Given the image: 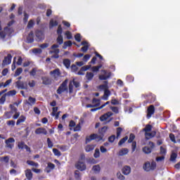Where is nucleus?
Wrapping results in <instances>:
<instances>
[{
  "label": "nucleus",
  "mask_w": 180,
  "mask_h": 180,
  "mask_svg": "<svg viewBox=\"0 0 180 180\" xmlns=\"http://www.w3.org/2000/svg\"><path fill=\"white\" fill-rule=\"evenodd\" d=\"M155 110L157 112H162L164 110V108L160 106V104H155V106L153 105H150L148 107L147 112L148 113H155Z\"/></svg>",
  "instance_id": "2"
},
{
  "label": "nucleus",
  "mask_w": 180,
  "mask_h": 180,
  "mask_svg": "<svg viewBox=\"0 0 180 180\" xmlns=\"http://www.w3.org/2000/svg\"><path fill=\"white\" fill-rule=\"evenodd\" d=\"M101 68H102V65H99L97 66H94L92 67V72H98V71H99V70H101Z\"/></svg>",
  "instance_id": "39"
},
{
  "label": "nucleus",
  "mask_w": 180,
  "mask_h": 180,
  "mask_svg": "<svg viewBox=\"0 0 180 180\" xmlns=\"http://www.w3.org/2000/svg\"><path fill=\"white\" fill-rule=\"evenodd\" d=\"M89 68H91V65H84L83 67L81 68L82 71H88V70H89Z\"/></svg>",
  "instance_id": "62"
},
{
  "label": "nucleus",
  "mask_w": 180,
  "mask_h": 180,
  "mask_svg": "<svg viewBox=\"0 0 180 180\" xmlns=\"http://www.w3.org/2000/svg\"><path fill=\"white\" fill-rule=\"evenodd\" d=\"M6 95L5 94L0 98V105H4L6 101Z\"/></svg>",
  "instance_id": "46"
},
{
  "label": "nucleus",
  "mask_w": 180,
  "mask_h": 180,
  "mask_svg": "<svg viewBox=\"0 0 180 180\" xmlns=\"http://www.w3.org/2000/svg\"><path fill=\"white\" fill-rule=\"evenodd\" d=\"M16 86L19 89H27V83L22 81H17Z\"/></svg>",
  "instance_id": "13"
},
{
  "label": "nucleus",
  "mask_w": 180,
  "mask_h": 180,
  "mask_svg": "<svg viewBox=\"0 0 180 180\" xmlns=\"http://www.w3.org/2000/svg\"><path fill=\"white\" fill-rule=\"evenodd\" d=\"M10 108H11V110L10 113H18V108H16V107H15V105L11 104Z\"/></svg>",
  "instance_id": "44"
},
{
  "label": "nucleus",
  "mask_w": 180,
  "mask_h": 180,
  "mask_svg": "<svg viewBox=\"0 0 180 180\" xmlns=\"http://www.w3.org/2000/svg\"><path fill=\"white\" fill-rule=\"evenodd\" d=\"M65 36H66L68 40H71V39H72V34L70 31H66L65 32Z\"/></svg>",
  "instance_id": "38"
},
{
  "label": "nucleus",
  "mask_w": 180,
  "mask_h": 180,
  "mask_svg": "<svg viewBox=\"0 0 180 180\" xmlns=\"http://www.w3.org/2000/svg\"><path fill=\"white\" fill-rule=\"evenodd\" d=\"M95 150V145H87L85 147V151L86 153H91V151H94Z\"/></svg>",
  "instance_id": "27"
},
{
  "label": "nucleus",
  "mask_w": 180,
  "mask_h": 180,
  "mask_svg": "<svg viewBox=\"0 0 180 180\" xmlns=\"http://www.w3.org/2000/svg\"><path fill=\"white\" fill-rule=\"evenodd\" d=\"M5 143L6 147H7V148H10L11 150H12V148H13L14 147L15 139L9 138L8 139L5 141Z\"/></svg>",
  "instance_id": "7"
},
{
  "label": "nucleus",
  "mask_w": 180,
  "mask_h": 180,
  "mask_svg": "<svg viewBox=\"0 0 180 180\" xmlns=\"http://www.w3.org/2000/svg\"><path fill=\"white\" fill-rule=\"evenodd\" d=\"M106 105H109V101H107L105 103L103 104L100 108H91V112H95L96 110H98V109H102L105 108Z\"/></svg>",
  "instance_id": "37"
},
{
  "label": "nucleus",
  "mask_w": 180,
  "mask_h": 180,
  "mask_svg": "<svg viewBox=\"0 0 180 180\" xmlns=\"http://www.w3.org/2000/svg\"><path fill=\"white\" fill-rule=\"evenodd\" d=\"M75 39L76 40V41H78V43H79V41H81V34L78 33L75 35Z\"/></svg>",
  "instance_id": "54"
},
{
  "label": "nucleus",
  "mask_w": 180,
  "mask_h": 180,
  "mask_svg": "<svg viewBox=\"0 0 180 180\" xmlns=\"http://www.w3.org/2000/svg\"><path fill=\"white\" fill-rule=\"evenodd\" d=\"M7 96H15L16 95V90H11L5 94Z\"/></svg>",
  "instance_id": "34"
},
{
  "label": "nucleus",
  "mask_w": 180,
  "mask_h": 180,
  "mask_svg": "<svg viewBox=\"0 0 180 180\" xmlns=\"http://www.w3.org/2000/svg\"><path fill=\"white\" fill-rule=\"evenodd\" d=\"M136 139V136H134L133 134H130L129 139L128 140V143H133L134 140Z\"/></svg>",
  "instance_id": "50"
},
{
  "label": "nucleus",
  "mask_w": 180,
  "mask_h": 180,
  "mask_svg": "<svg viewBox=\"0 0 180 180\" xmlns=\"http://www.w3.org/2000/svg\"><path fill=\"white\" fill-rule=\"evenodd\" d=\"M89 58H91V55L86 54L83 57V60L86 62L88 60H89Z\"/></svg>",
  "instance_id": "63"
},
{
  "label": "nucleus",
  "mask_w": 180,
  "mask_h": 180,
  "mask_svg": "<svg viewBox=\"0 0 180 180\" xmlns=\"http://www.w3.org/2000/svg\"><path fill=\"white\" fill-rule=\"evenodd\" d=\"M25 172L27 179L31 180L32 178H33V173H32V170H30V169H26Z\"/></svg>",
  "instance_id": "22"
},
{
  "label": "nucleus",
  "mask_w": 180,
  "mask_h": 180,
  "mask_svg": "<svg viewBox=\"0 0 180 180\" xmlns=\"http://www.w3.org/2000/svg\"><path fill=\"white\" fill-rule=\"evenodd\" d=\"M39 47L43 49H47V47H49V44H47V43L42 44L39 45Z\"/></svg>",
  "instance_id": "64"
},
{
  "label": "nucleus",
  "mask_w": 180,
  "mask_h": 180,
  "mask_svg": "<svg viewBox=\"0 0 180 180\" xmlns=\"http://www.w3.org/2000/svg\"><path fill=\"white\" fill-rule=\"evenodd\" d=\"M28 85L30 88H34L36 86V81L34 80H31L28 82Z\"/></svg>",
  "instance_id": "48"
},
{
  "label": "nucleus",
  "mask_w": 180,
  "mask_h": 180,
  "mask_svg": "<svg viewBox=\"0 0 180 180\" xmlns=\"http://www.w3.org/2000/svg\"><path fill=\"white\" fill-rule=\"evenodd\" d=\"M21 72H23V69L22 68H17L14 74V77H19Z\"/></svg>",
  "instance_id": "36"
},
{
  "label": "nucleus",
  "mask_w": 180,
  "mask_h": 180,
  "mask_svg": "<svg viewBox=\"0 0 180 180\" xmlns=\"http://www.w3.org/2000/svg\"><path fill=\"white\" fill-rule=\"evenodd\" d=\"M41 79L44 85H51L53 82V80L51 79V78L49 77L48 76L42 77Z\"/></svg>",
  "instance_id": "12"
},
{
  "label": "nucleus",
  "mask_w": 180,
  "mask_h": 180,
  "mask_svg": "<svg viewBox=\"0 0 180 180\" xmlns=\"http://www.w3.org/2000/svg\"><path fill=\"white\" fill-rule=\"evenodd\" d=\"M12 63V54L8 53L7 56L4 57L2 61V65H9Z\"/></svg>",
  "instance_id": "8"
},
{
  "label": "nucleus",
  "mask_w": 180,
  "mask_h": 180,
  "mask_svg": "<svg viewBox=\"0 0 180 180\" xmlns=\"http://www.w3.org/2000/svg\"><path fill=\"white\" fill-rule=\"evenodd\" d=\"M63 65L67 68H69L71 66V60H70V59H64L63 60Z\"/></svg>",
  "instance_id": "32"
},
{
  "label": "nucleus",
  "mask_w": 180,
  "mask_h": 180,
  "mask_svg": "<svg viewBox=\"0 0 180 180\" xmlns=\"http://www.w3.org/2000/svg\"><path fill=\"white\" fill-rule=\"evenodd\" d=\"M50 75H53L54 79H56V78H58L61 75V72H60L58 68H56L50 72Z\"/></svg>",
  "instance_id": "18"
},
{
  "label": "nucleus",
  "mask_w": 180,
  "mask_h": 180,
  "mask_svg": "<svg viewBox=\"0 0 180 180\" xmlns=\"http://www.w3.org/2000/svg\"><path fill=\"white\" fill-rule=\"evenodd\" d=\"M110 116H112V113L110 114L105 113L100 117V120L101 122H106V123H109V122L112 120V119L110 118Z\"/></svg>",
  "instance_id": "11"
},
{
  "label": "nucleus",
  "mask_w": 180,
  "mask_h": 180,
  "mask_svg": "<svg viewBox=\"0 0 180 180\" xmlns=\"http://www.w3.org/2000/svg\"><path fill=\"white\" fill-rule=\"evenodd\" d=\"M67 85H68V79H65L60 85V86L57 89V94L58 95H61L63 92L68 91V87H67Z\"/></svg>",
  "instance_id": "1"
},
{
  "label": "nucleus",
  "mask_w": 180,
  "mask_h": 180,
  "mask_svg": "<svg viewBox=\"0 0 180 180\" xmlns=\"http://www.w3.org/2000/svg\"><path fill=\"white\" fill-rule=\"evenodd\" d=\"M92 170L94 174H99V172H101V166H99V165H94L93 166Z\"/></svg>",
  "instance_id": "30"
},
{
  "label": "nucleus",
  "mask_w": 180,
  "mask_h": 180,
  "mask_svg": "<svg viewBox=\"0 0 180 180\" xmlns=\"http://www.w3.org/2000/svg\"><path fill=\"white\" fill-rule=\"evenodd\" d=\"M54 168H56V165L51 162H49L46 168V172H47V174H50V172H51V169H54Z\"/></svg>",
  "instance_id": "23"
},
{
  "label": "nucleus",
  "mask_w": 180,
  "mask_h": 180,
  "mask_svg": "<svg viewBox=\"0 0 180 180\" xmlns=\"http://www.w3.org/2000/svg\"><path fill=\"white\" fill-rule=\"evenodd\" d=\"M47 144H48V147L49 148H53V142L51 141V140H50L49 138L47 139Z\"/></svg>",
  "instance_id": "55"
},
{
  "label": "nucleus",
  "mask_w": 180,
  "mask_h": 180,
  "mask_svg": "<svg viewBox=\"0 0 180 180\" xmlns=\"http://www.w3.org/2000/svg\"><path fill=\"white\" fill-rule=\"evenodd\" d=\"M33 41H34V34L33 31H31L27 37V43L31 44L33 43Z\"/></svg>",
  "instance_id": "19"
},
{
  "label": "nucleus",
  "mask_w": 180,
  "mask_h": 180,
  "mask_svg": "<svg viewBox=\"0 0 180 180\" xmlns=\"http://www.w3.org/2000/svg\"><path fill=\"white\" fill-rule=\"evenodd\" d=\"M72 84L75 86V88H79V83L75 81V79L72 81Z\"/></svg>",
  "instance_id": "59"
},
{
  "label": "nucleus",
  "mask_w": 180,
  "mask_h": 180,
  "mask_svg": "<svg viewBox=\"0 0 180 180\" xmlns=\"http://www.w3.org/2000/svg\"><path fill=\"white\" fill-rule=\"evenodd\" d=\"M76 168H77V169H79L80 171H85V169H86V166H85V163H84V161L79 160L76 164Z\"/></svg>",
  "instance_id": "16"
},
{
  "label": "nucleus",
  "mask_w": 180,
  "mask_h": 180,
  "mask_svg": "<svg viewBox=\"0 0 180 180\" xmlns=\"http://www.w3.org/2000/svg\"><path fill=\"white\" fill-rule=\"evenodd\" d=\"M27 164L31 167H34V168H39V163L34 162V161L27 160Z\"/></svg>",
  "instance_id": "31"
},
{
  "label": "nucleus",
  "mask_w": 180,
  "mask_h": 180,
  "mask_svg": "<svg viewBox=\"0 0 180 180\" xmlns=\"http://www.w3.org/2000/svg\"><path fill=\"white\" fill-rule=\"evenodd\" d=\"M104 84H101L99 86V89H103V91H106L109 89V86H108V84H109V82L108 81H104L103 82Z\"/></svg>",
  "instance_id": "26"
},
{
  "label": "nucleus",
  "mask_w": 180,
  "mask_h": 180,
  "mask_svg": "<svg viewBox=\"0 0 180 180\" xmlns=\"http://www.w3.org/2000/svg\"><path fill=\"white\" fill-rule=\"evenodd\" d=\"M32 53H34V54H41L42 51L40 49L35 48L32 49Z\"/></svg>",
  "instance_id": "49"
},
{
  "label": "nucleus",
  "mask_w": 180,
  "mask_h": 180,
  "mask_svg": "<svg viewBox=\"0 0 180 180\" xmlns=\"http://www.w3.org/2000/svg\"><path fill=\"white\" fill-rule=\"evenodd\" d=\"M36 134H47V131L44 128H38L35 131Z\"/></svg>",
  "instance_id": "24"
},
{
  "label": "nucleus",
  "mask_w": 180,
  "mask_h": 180,
  "mask_svg": "<svg viewBox=\"0 0 180 180\" xmlns=\"http://www.w3.org/2000/svg\"><path fill=\"white\" fill-rule=\"evenodd\" d=\"M152 129L153 126L147 124L146 127L143 129V131H145V133H148V131H150Z\"/></svg>",
  "instance_id": "40"
},
{
  "label": "nucleus",
  "mask_w": 180,
  "mask_h": 180,
  "mask_svg": "<svg viewBox=\"0 0 180 180\" xmlns=\"http://www.w3.org/2000/svg\"><path fill=\"white\" fill-rule=\"evenodd\" d=\"M25 120H26V117L21 115L19 119L18 120L16 124L19 125L20 124V123H23V122H25Z\"/></svg>",
  "instance_id": "33"
},
{
  "label": "nucleus",
  "mask_w": 180,
  "mask_h": 180,
  "mask_svg": "<svg viewBox=\"0 0 180 180\" xmlns=\"http://www.w3.org/2000/svg\"><path fill=\"white\" fill-rule=\"evenodd\" d=\"M117 178L120 180H124V176H123V174H122V173H117Z\"/></svg>",
  "instance_id": "58"
},
{
  "label": "nucleus",
  "mask_w": 180,
  "mask_h": 180,
  "mask_svg": "<svg viewBox=\"0 0 180 180\" xmlns=\"http://www.w3.org/2000/svg\"><path fill=\"white\" fill-rule=\"evenodd\" d=\"M127 154H129V149L124 148L119 151L118 155H120V157H123V155H127Z\"/></svg>",
  "instance_id": "25"
},
{
  "label": "nucleus",
  "mask_w": 180,
  "mask_h": 180,
  "mask_svg": "<svg viewBox=\"0 0 180 180\" xmlns=\"http://www.w3.org/2000/svg\"><path fill=\"white\" fill-rule=\"evenodd\" d=\"M35 36L37 37V41H41L42 40H44V34L40 30L35 31Z\"/></svg>",
  "instance_id": "10"
},
{
  "label": "nucleus",
  "mask_w": 180,
  "mask_h": 180,
  "mask_svg": "<svg viewBox=\"0 0 180 180\" xmlns=\"http://www.w3.org/2000/svg\"><path fill=\"white\" fill-rule=\"evenodd\" d=\"M94 157V158H99V157H101V152L99 151V149L96 148L95 150Z\"/></svg>",
  "instance_id": "45"
},
{
  "label": "nucleus",
  "mask_w": 180,
  "mask_h": 180,
  "mask_svg": "<svg viewBox=\"0 0 180 180\" xmlns=\"http://www.w3.org/2000/svg\"><path fill=\"white\" fill-rule=\"evenodd\" d=\"M28 19H29V14H27L26 12H25L24 13V18H23L25 23H27Z\"/></svg>",
  "instance_id": "60"
},
{
  "label": "nucleus",
  "mask_w": 180,
  "mask_h": 180,
  "mask_svg": "<svg viewBox=\"0 0 180 180\" xmlns=\"http://www.w3.org/2000/svg\"><path fill=\"white\" fill-rule=\"evenodd\" d=\"M169 139L172 143H176V141L175 140V135H174V134H169Z\"/></svg>",
  "instance_id": "57"
},
{
  "label": "nucleus",
  "mask_w": 180,
  "mask_h": 180,
  "mask_svg": "<svg viewBox=\"0 0 180 180\" xmlns=\"http://www.w3.org/2000/svg\"><path fill=\"white\" fill-rule=\"evenodd\" d=\"M143 96L147 99L149 103L155 102V95L153 94L152 93H149L148 94H143Z\"/></svg>",
  "instance_id": "5"
},
{
  "label": "nucleus",
  "mask_w": 180,
  "mask_h": 180,
  "mask_svg": "<svg viewBox=\"0 0 180 180\" xmlns=\"http://www.w3.org/2000/svg\"><path fill=\"white\" fill-rule=\"evenodd\" d=\"M104 75H100L98 76V79L100 81H106V79H109V77L112 75L110 72H108L106 70H101Z\"/></svg>",
  "instance_id": "6"
},
{
  "label": "nucleus",
  "mask_w": 180,
  "mask_h": 180,
  "mask_svg": "<svg viewBox=\"0 0 180 180\" xmlns=\"http://www.w3.org/2000/svg\"><path fill=\"white\" fill-rule=\"evenodd\" d=\"M123 129L121 127H118L117 129V138L119 139L120 137V134H122V131Z\"/></svg>",
  "instance_id": "53"
},
{
  "label": "nucleus",
  "mask_w": 180,
  "mask_h": 180,
  "mask_svg": "<svg viewBox=\"0 0 180 180\" xmlns=\"http://www.w3.org/2000/svg\"><path fill=\"white\" fill-rule=\"evenodd\" d=\"M54 26H58V22H57V20L54 21V20L51 19L49 22V28L53 29Z\"/></svg>",
  "instance_id": "29"
},
{
  "label": "nucleus",
  "mask_w": 180,
  "mask_h": 180,
  "mask_svg": "<svg viewBox=\"0 0 180 180\" xmlns=\"http://www.w3.org/2000/svg\"><path fill=\"white\" fill-rule=\"evenodd\" d=\"M106 131H108V127H103L101 129H99V135H98V141H101V140L103 139V136H105V133H106Z\"/></svg>",
  "instance_id": "9"
},
{
  "label": "nucleus",
  "mask_w": 180,
  "mask_h": 180,
  "mask_svg": "<svg viewBox=\"0 0 180 180\" xmlns=\"http://www.w3.org/2000/svg\"><path fill=\"white\" fill-rule=\"evenodd\" d=\"M155 134H157V132L155 131H153L152 132H145V137L147 139V140H150V139H153V137H155Z\"/></svg>",
  "instance_id": "20"
},
{
  "label": "nucleus",
  "mask_w": 180,
  "mask_h": 180,
  "mask_svg": "<svg viewBox=\"0 0 180 180\" xmlns=\"http://www.w3.org/2000/svg\"><path fill=\"white\" fill-rule=\"evenodd\" d=\"M64 46L65 47H71L72 46V41H65Z\"/></svg>",
  "instance_id": "56"
},
{
  "label": "nucleus",
  "mask_w": 180,
  "mask_h": 180,
  "mask_svg": "<svg viewBox=\"0 0 180 180\" xmlns=\"http://www.w3.org/2000/svg\"><path fill=\"white\" fill-rule=\"evenodd\" d=\"M94 75L91 72H87L86 74V78L87 81H92L94 79Z\"/></svg>",
  "instance_id": "28"
},
{
  "label": "nucleus",
  "mask_w": 180,
  "mask_h": 180,
  "mask_svg": "<svg viewBox=\"0 0 180 180\" xmlns=\"http://www.w3.org/2000/svg\"><path fill=\"white\" fill-rule=\"evenodd\" d=\"M1 161H4L6 164H8L9 162V156L1 157Z\"/></svg>",
  "instance_id": "51"
},
{
  "label": "nucleus",
  "mask_w": 180,
  "mask_h": 180,
  "mask_svg": "<svg viewBox=\"0 0 180 180\" xmlns=\"http://www.w3.org/2000/svg\"><path fill=\"white\" fill-rule=\"evenodd\" d=\"M53 153L54 155H56L57 157H60V155H61V152H60V150H58L57 148H53Z\"/></svg>",
  "instance_id": "47"
},
{
  "label": "nucleus",
  "mask_w": 180,
  "mask_h": 180,
  "mask_svg": "<svg viewBox=\"0 0 180 180\" xmlns=\"http://www.w3.org/2000/svg\"><path fill=\"white\" fill-rule=\"evenodd\" d=\"M157 167V164L155 163V162H152L151 163H150V162H146L144 165H143V169L144 171H146L147 172H150V171H154V169L156 168Z\"/></svg>",
  "instance_id": "4"
},
{
  "label": "nucleus",
  "mask_w": 180,
  "mask_h": 180,
  "mask_svg": "<svg viewBox=\"0 0 180 180\" xmlns=\"http://www.w3.org/2000/svg\"><path fill=\"white\" fill-rule=\"evenodd\" d=\"M149 146L150 147L146 146L143 148V151L145 153V154H150V153H151V150L154 148V143L149 142Z\"/></svg>",
  "instance_id": "14"
},
{
  "label": "nucleus",
  "mask_w": 180,
  "mask_h": 180,
  "mask_svg": "<svg viewBox=\"0 0 180 180\" xmlns=\"http://www.w3.org/2000/svg\"><path fill=\"white\" fill-rule=\"evenodd\" d=\"M127 140H129V137L128 136H125L124 138L122 139L119 141L118 146H122V144H124V143H126V141H127Z\"/></svg>",
  "instance_id": "42"
},
{
  "label": "nucleus",
  "mask_w": 180,
  "mask_h": 180,
  "mask_svg": "<svg viewBox=\"0 0 180 180\" xmlns=\"http://www.w3.org/2000/svg\"><path fill=\"white\" fill-rule=\"evenodd\" d=\"M33 26H34V20H30V21L28 22V24L27 25V29H32V27H33Z\"/></svg>",
  "instance_id": "43"
},
{
  "label": "nucleus",
  "mask_w": 180,
  "mask_h": 180,
  "mask_svg": "<svg viewBox=\"0 0 180 180\" xmlns=\"http://www.w3.org/2000/svg\"><path fill=\"white\" fill-rule=\"evenodd\" d=\"M57 34L58 37L56 39V41L58 44L61 46L64 43V39L63 38V27L61 25H58V30H57Z\"/></svg>",
  "instance_id": "3"
},
{
  "label": "nucleus",
  "mask_w": 180,
  "mask_h": 180,
  "mask_svg": "<svg viewBox=\"0 0 180 180\" xmlns=\"http://www.w3.org/2000/svg\"><path fill=\"white\" fill-rule=\"evenodd\" d=\"M69 93L72 94L74 92V84H72V81H70L69 83Z\"/></svg>",
  "instance_id": "41"
},
{
  "label": "nucleus",
  "mask_w": 180,
  "mask_h": 180,
  "mask_svg": "<svg viewBox=\"0 0 180 180\" xmlns=\"http://www.w3.org/2000/svg\"><path fill=\"white\" fill-rule=\"evenodd\" d=\"M27 103L29 105H34L36 103V98L32 96L29 97Z\"/></svg>",
  "instance_id": "35"
},
{
  "label": "nucleus",
  "mask_w": 180,
  "mask_h": 180,
  "mask_svg": "<svg viewBox=\"0 0 180 180\" xmlns=\"http://www.w3.org/2000/svg\"><path fill=\"white\" fill-rule=\"evenodd\" d=\"M18 147L20 150H26L27 153H30V148L25 144V142H18Z\"/></svg>",
  "instance_id": "15"
},
{
  "label": "nucleus",
  "mask_w": 180,
  "mask_h": 180,
  "mask_svg": "<svg viewBox=\"0 0 180 180\" xmlns=\"http://www.w3.org/2000/svg\"><path fill=\"white\" fill-rule=\"evenodd\" d=\"M131 172V168L130 166H124L122 169V173L124 175H129Z\"/></svg>",
  "instance_id": "21"
},
{
  "label": "nucleus",
  "mask_w": 180,
  "mask_h": 180,
  "mask_svg": "<svg viewBox=\"0 0 180 180\" xmlns=\"http://www.w3.org/2000/svg\"><path fill=\"white\" fill-rule=\"evenodd\" d=\"M37 70L36 68H33L30 72V75H32V77H34L36 75V72Z\"/></svg>",
  "instance_id": "61"
},
{
  "label": "nucleus",
  "mask_w": 180,
  "mask_h": 180,
  "mask_svg": "<svg viewBox=\"0 0 180 180\" xmlns=\"http://www.w3.org/2000/svg\"><path fill=\"white\" fill-rule=\"evenodd\" d=\"M98 139H99L98 137V134H91L89 136H86V143L88 144V143H91V141H92V140H96L98 141Z\"/></svg>",
  "instance_id": "17"
},
{
  "label": "nucleus",
  "mask_w": 180,
  "mask_h": 180,
  "mask_svg": "<svg viewBox=\"0 0 180 180\" xmlns=\"http://www.w3.org/2000/svg\"><path fill=\"white\" fill-rule=\"evenodd\" d=\"M88 49H89V45H84L81 48V51H83V53H86V51H88Z\"/></svg>",
  "instance_id": "52"
}]
</instances>
